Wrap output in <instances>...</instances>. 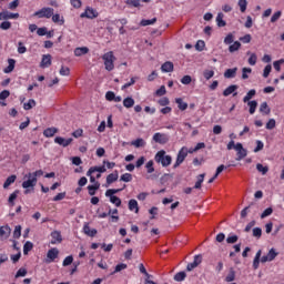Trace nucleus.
<instances>
[{
    "label": "nucleus",
    "mask_w": 284,
    "mask_h": 284,
    "mask_svg": "<svg viewBox=\"0 0 284 284\" xmlns=\"http://www.w3.org/2000/svg\"><path fill=\"white\" fill-rule=\"evenodd\" d=\"M12 28V23L10 21H3L1 24H0V29L1 30H10Z\"/></svg>",
    "instance_id": "0e129e2a"
},
{
    "label": "nucleus",
    "mask_w": 284,
    "mask_h": 284,
    "mask_svg": "<svg viewBox=\"0 0 284 284\" xmlns=\"http://www.w3.org/2000/svg\"><path fill=\"white\" fill-rule=\"evenodd\" d=\"M83 232L87 236H94L97 234V230H91L89 224H84Z\"/></svg>",
    "instance_id": "2f4dec72"
},
{
    "label": "nucleus",
    "mask_w": 284,
    "mask_h": 284,
    "mask_svg": "<svg viewBox=\"0 0 284 284\" xmlns=\"http://www.w3.org/2000/svg\"><path fill=\"white\" fill-rule=\"evenodd\" d=\"M224 43H225V45H230V44L234 43V34L229 33L224 39Z\"/></svg>",
    "instance_id": "13d9d810"
},
{
    "label": "nucleus",
    "mask_w": 284,
    "mask_h": 284,
    "mask_svg": "<svg viewBox=\"0 0 284 284\" xmlns=\"http://www.w3.org/2000/svg\"><path fill=\"white\" fill-rule=\"evenodd\" d=\"M37 105V101L34 99H30L28 102L23 104L24 110H32Z\"/></svg>",
    "instance_id": "58836bf2"
},
{
    "label": "nucleus",
    "mask_w": 284,
    "mask_h": 284,
    "mask_svg": "<svg viewBox=\"0 0 284 284\" xmlns=\"http://www.w3.org/2000/svg\"><path fill=\"white\" fill-rule=\"evenodd\" d=\"M28 52V48L23 45V42H18V53L26 54Z\"/></svg>",
    "instance_id": "5fc2aeb1"
},
{
    "label": "nucleus",
    "mask_w": 284,
    "mask_h": 284,
    "mask_svg": "<svg viewBox=\"0 0 284 284\" xmlns=\"http://www.w3.org/2000/svg\"><path fill=\"white\" fill-rule=\"evenodd\" d=\"M101 187V183L95 182V184L93 185H89L88 190H89V194L90 196H94L97 194V190H99Z\"/></svg>",
    "instance_id": "b1692460"
},
{
    "label": "nucleus",
    "mask_w": 284,
    "mask_h": 284,
    "mask_svg": "<svg viewBox=\"0 0 284 284\" xmlns=\"http://www.w3.org/2000/svg\"><path fill=\"white\" fill-rule=\"evenodd\" d=\"M4 21H8V19H19V13H12L10 11H3Z\"/></svg>",
    "instance_id": "f704fd0d"
},
{
    "label": "nucleus",
    "mask_w": 284,
    "mask_h": 284,
    "mask_svg": "<svg viewBox=\"0 0 284 284\" xmlns=\"http://www.w3.org/2000/svg\"><path fill=\"white\" fill-rule=\"evenodd\" d=\"M241 49V42L235 41L233 44L229 47V52H236Z\"/></svg>",
    "instance_id": "79ce46f5"
},
{
    "label": "nucleus",
    "mask_w": 284,
    "mask_h": 284,
    "mask_svg": "<svg viewBox=\"0 0 284 284\" xmlns=\"http://www.w3.org/2000/svg\"><path fill=\"white\" fill-rule=\"evenodd\" d=\"M200 263H203V255H195L193 262L189 263L186 266L187 272H192V270H196Z\"/></svg>",
    "instance_id": "9d476101"
},
{
    "label": "nucleus",
    "mask_w": 284,
    "mask_h": 284,
    "mask_svg": "<svg viewBox=\"0 0 284 284\" xmlns=\"http://www.w3.org/2000/svg\"><path fill=\"white\" fill-rule=\"evenodd\" d=\"M60 74H61V77H70V68L61 67Z\"/></svg>",
    "instance_id": "69168bd1"
},
{
    "label": "nucleus",
    "mask_w": 284,
    "mask_h": 284,
    "mask_svg": "<svg viewBox=\"0 0 284 284\" xmlns=\"http://www.w3.org/2000/svg\"><path fill=\"white\" fill-rule=\"evenodd\" d=\"M24 179H27L23 183H22V187L24 190H28V187H34V185H37V179L34 178V175H32V173H29L24 176Z\"/></svg>",
    "instance_id": "39448f33"
},
{
    "label": "nucleus",
    "mask_w": 284,
    "mask_h": 284,
    "mask_svg": "<svg viewBox=\"0 0 284 284\" xmlns=\"http://www.w3.org/2000/svg\"><path fill=\"white\" fill-rule=\"evenodd\" d=\"M21 237V225H17L13 231V239H20Z\"/></svg>",
    "instance_id": "680f3d73"
},
{
    "label": "nucleus",
    "mask_w": 284,
    "mask_h": 284,
    "mask_svg": "<svg viewBox=\"0 0 284 284\" xmlns=\"http://www.w3.org/2000/svg\"><path fill=\"white\" fill-rule=\"evenodd\" d=\"M186 276L187 274H185V272H179L174 275V281H176L178 283H181V281H185Z\"/></svg>",
    "instance_id": "ea45409f"
},
{
    "label": "nucleus",
    "mask_w": 284,
    "mask_h": 284,
    "mask_svg": "<svg viewBox=\"0 0 284 284\" xmlns=\"http://www.w3.org/2000/svg\"><path fill=\"white\" fill-rule=\"evenodd\" d=\"M121 192V189H109L105 192V196H115L114 194H119Z\"/></svg>",
    "instance_id": "4d7b16f0"
},
{
    "label": "nucleus",
    "mask_w": 284,
    "mask_h": 284,
    "mask_svg": "<svg viewBox=\"0 0 284 284\" xmlns=\"http://www.w3.org/2000/svg\"><path fill=\"white\" fill-rule=\"evenodd\" d=\"M260 112H262V114H270L271 110L270 106L267 105V102H263L260 105Z\"/></svg>",
    "instance_id": "a19ab883"
},
{
    "label": "nucleus",
    "mask_w": 284,
    "mask_h": 284,
    "mask_svg": "<svg viewBox=\"0 0 284 284\" xmlns=\"http://www.w3.org/2000/svg\"><path fill=\"white\" fill-rule=\"evenodd\" d=\"M116 214H119V210H109V216H111L113 223H119V215Z\"/></svg>",
    "instance_id": "c756f323"
},
{
    "label": "nucleus",
    "mask_w": 284,
    "mask_h": 284,
    "mask_svg": "<svg viewBox=\"0 0 284 284\" xmlns=\"http://www.w3.org/2000/svg\"><path fill=\"white\" fill-rule=\"evenodd\" d=\"M236 241H239L237 235H229L226 239V243H229V244H234V243H236Z\"/></svg>",
    "instance_id": "774afa93"
},
{
    "label": "nucleus",
    "mask_w": 284,
    "mask_h": 284,
    "mask_svg": "<svg viewBox=\"0 0 284 284\" xmlns=\"http://www.w3.org/2000/svg\"><path fill=\"white\" fill-rule=\"evenodd\" d=\"M278 256V252H276V250L271 248L268 251V253L264 256L261 257V263H270L272 261H274V258H276Z\"/></svg>",
    "instance_id": "0eeeda50"
},
{
    "label": "nucleus",
    "mask_w": 284,
    "mask_h": 284,
    "mask_svg": "<svg viewBox=\"0 0 284 284\" xmlns=\"http://www.w3.org/2000/svg\"><path fill=\"white\" fill-rule=\"evenodd\" d=\"M58 257H59V248L53 247L48 251L45 263H52Z\"/></svg>",
    "instance_id": "f8f14e48"
},
{
    "label": "nucleus",
    "mask_w": 284,
    "mask_h": 284,
    "mask_svg": "<svg viewBox=\"0 0 284 284\" xmlns=\"http://www.w3.org/2000/svg\"><path fill=\"white\" fill-rule=\"evenodd\" d=\"M234 278H236V273L234 272V270H231L229 272V274L225 277L226 283H232V281H234Z\"/></svg>",
    "instance_id": "49530a36"
},
{
    "label": "nucleus",
    "mask_w": 284,
    "mask_h": 284,
    "mask_svg": "<svg viewBox=\"0 0 284 284\" xmlns=\"http://www.w3.org/2000/svg\"><path fill=\"white\" fill-rule=\"evenodd\" d=\"M52 65V55L43 54L40 67L42 68H50Z\"/></svg>",
    "instance_id": "2eb2a0df"
},
{
    "label": "nucleus",
    "mask_w": 284,
    "mask_h": 284,
    "mask_svg": "<svg viewBox=\"0 0 284 284\" xmlns=\"http://www.w3.org/2000/svg\"><path fill=\"white\" fill-rule=\"evenodd\" d=\"M88 52H90L88 47H79L74 49V57H83L84 54H88Z\"/></svg>",
    "instance_id": "a211bd4d"
},
{
    "label": "nucleus",
    "mask_w": 284,
    "mask_h": 284,
    "mask_svg": "<svg viewBox=\"0 0 284 284\" xmlns=\"http://www.w3.org/2000/svg\"><path fill=\"white\" fill-rule=\"evenodd\" d=\"M237 6L241 12H245L247 10V0H239Z\"/></svg>",
    "instance_id": "a18cd8bd"
},
{
    "label": "nucleus",
    "mask_w": 284,
    "mask_h": 284,
    "mask_svg": "<svg viewBox=\"0 0 284 284\" xmlns=\"http://www.w3.org/2000/svg\"><path fill=\"white\" fill-rule=\"evenodd\" d=\"M155 163H160L162 168H170L172 165V155H168L165 150L159 151L154 156Z\"/></svg>",
    "instance_id": "f257e3e1"
},
{
    "label": "nucleus",
    "mask_w": 284,
    "mask_h": 284,
    "mask_svg": "<svg viewBox=\"0 0 284 284\" xmlns=\"http://www.w3.org/2000/svg\"><path fill=\"white\" fill-rule=\"evenodd\" d=\"M203 181H205V173H202L197 176V181L195 182L194 190H201V185H203Z\"/></svg>",
    "instance_id": "c85d7f7f"
},
{
    "label": "nucleus",
    "mask_w": 284,
    "mask_h": 284,
    "mask_svg": "<svg viewBox=\"0 0 284 284\" xmlns=\"http://www.w3.org/2000/svg\"><path fill=\"white\" fill-rule=\"evenodd\" d=\"M153 141L155 143H160L161 145H165V143H168V141H170V136H168V134L165 133H155L153 135Z\"/></svg>",
    "instance_id": "1a4fd4ad"
},
{
    "label": "nucleus",
    "mask_w": 284,
    "mask_h": 284,
    "mask_svg": "<svg viewBox=\"0 0 284 284\" xmlns=\"http://www.w3.org/2000/svg\"><path fill=\"white\" fill-rule=\"evenodd\" d=\"M203 75H204V78H205L207 81H210V79H212V77H214V71H213V70H205V71L203 72Z\"/></svg>",
    "instance_id": "338daca9"
},
{
    "label": "nucleus",
    "mask_w": 284,
    "mask_h": 284,
    "mask_svg": "<svg viewBox=\"0 0 284 284\" xmlns=\"http://www.w3.org/2000/svg\"><path fill=\"white\" fill-rule=\"evenodd\" d=\"M223 17H224L223 13H219L216 17V23L219 28H225L226 26V22L225 20H223Z\"/></svg>",
    "instance_id": "4c0bfd02"
},
{
    "label": "nucleus",
    "mask_w": 284,
    "mask_h": 284,
    "mask_svg": "<svg viewBox=\"0 0 284 284\" xmlns=\"http://www.w3.org/2000/svg\"><path fill=\"white\" fill-rule=\"evenodd\" d=\"M52 14H54V9L47 7L36 11L33 17H37L38 19H51Z\"/></svg>",
    "instance_id": "7ed1b4c3"
},
{
    "label": "nucleus",
    "mask_w": 284,
    "mask_h": 284,
    "mask_svg": "<svg viewBox=\"0 0 284 284\" xmlns=\"http://www.w3.org/2000/svg\"><path fill=\"white\" fill-rule=\"evenodd\" d=\"M115 181H119V171H114L106 176L108 185H112V183H114Z\"/></svg>",
    "instance_id": "6ab92c4d"
},
{
    "label": "nucleus",
    "mask_w": 284,
    "mask_h": 284,
    "mask_svg": "<svg viewBox=\"0 0 284 284\" xmlns=\"http://www.w3.org/2000/svg\"><path fill=\"white\" fill-rule=\"evenodd\" d=\"M131 145H133L134 148H145V140L139 138V139L132 141Z\"/></svg>",
    "instance_id": "473e14b6"
},
{
    "label": "nucleus",
    "mask_w": 284,
    "mask_h": 284,
    "mask_svg": "<svg viewBox=\"0 0 284 284\" xmlns=\"http://www.w3.org/2000/svg\"><path fill=\"white\" fill-rule=\"evenodd\" d=\"M247 54L250 55L248 58V63L251 65H256V61H257V57H256V53H251V52H247Z\"/></svg>",
    "instance_id": "09e8293b"
},
{
    "label": "nucleus",
    "mask_w": 284,
    "mask_h": 284,
    "mask_svg": "<svg viewBox=\"0 0 284 284\" xmlns=\"http://www.w3.org/2000/svg\"><path fill=\"white\" fill-rule=\"evenodd\" d=\"M32 247H34L32 242H26V244L23 245V254H28V252H31Z\"/></svg>",
    "instance_id": "6e6d98bb"
},
{
    "label": "nucleus",
    "mask_w": 284,
    "mask_h": 284,
    "mask_svg": "<svg viewBox=\"0 0 284 284\" xmlns=\"http://www.w3.org/2000/svg\"><path fill=\"white\" fill-rule=\"evenodd\" d=\"M120 181H123L124 183H130L132 181V174L124 173L121 175Z\"/></svg>",
    "instance_id": "864d4df0"
},
{
    "label": "nucleus",
    "mask_w": 284,
    "mask_h": 284,
    "mask_svg": "<svg viewBox=\"0 0 284 284\" xmlns=\"http://www.w3.org/2000/svg\"><path fill=\"white\" fill-rule=\"evenodd\" d=\"M9 65L3 70L4 74H10L14 70L17 61L14 59L8 60Z\"/></svg>",
    "instance_id": "5701e85b"
},
{
    "label": "nucleus",
    "mask_w": 284,
    "mask_h": 284,
    "mask_svg": "<svg viewBox=\"0 0 284 284\" xmlns=\"http://www.w3.org/2000/svg\"><path fill=\"white\" fill-rule=\"evenodd\" d=\"M254 97H256V90L252 89L250 90L246 95L243 98V102L244 103H250L251 99H254Z\"/></svg>",
    "instance_id": "a878e982"
},
{
    "label": "nucleus",
    "mask_w": 284,
    "mask_h": 284,
    "mask_svg": "<svg viewBox=\"0 0 284 284\" xmlns=\"http://www.w3.org/2000/svg\"><path fill=\"white\" fill-rule=\"evenodd\" d=\"M274 128H276V120L270 119L266 123V130H274Z\"/></svg>",
    "instance_id": "052dcab7"
},
{
    "label": "nucleus",
    "mask_w": 284,
    "mask_h": 284,
    "mask_svg": "<svg viewBox=\"0 0 284 284\" xmlns=\"http://www.w3.org/2000/svg\"><path fill=\"white\" fill-rule=\"evenodd\" d=\"M109 199L110 202L113 203V205H115V207H121V200L119 199V196H109Z\"/></svg>",
    "instance_id": "de8ad7c7"
},
{
    "label": "nucleus",
    "mask_w": 284,
    "mask_h": 284,
    "mask_svg": "<svg viewBox=\"0 0 284 284\" xmlns=\"http://www.w3.org/2000/svg\"><path fill=\"white\" fill-rule=\"evenodd\" d=\"M283 63H284V59H280L273 63V68H275L277 72H281V65H283Z\"/></svg>",
    "instance_id": "bf43d9fd"
},
{
    "label": "nucleus",
    "mask_w": 284,
    "mask_h": 284,
    "mask_svg": "<svg viewBox=\"0 0 284 284\" xmlns=\"http://www.w3.org/2000/svg\"><path fill=\"white\" fill-rule=\"evenodd\" d=\"M252 74V69L251 68H243L242 69V79H250V75Z\"/></svg>",
    "instance_id": "8fccbe9b"
},
{
    "label": "nucleus",
    "mask_w": 284,
    "mask_h": 284,
    "mask_svg": "<svg viewBox=\"0 0 284 284\" xmlns=\"http://www.w3.org/2000/svg\"><path fill=\"white\" fill-rule=\"evenodd\" d=\"M73 261H74V257H72V255L67 256L62 262L63 267H68V265H72Z\"/></svg>",
    "instance_id": "3c124183"
},
{
    "label": "nucleus",
    "mask_w": 284,
    "mask_h": 284,
    "mask_svg": "<svg viewBox=\"0 0 284 284\" xmlns=\"http://www.w3.org/2000/svg\"><path fill=\"white\" fill-rule=\"evenodd\" d=\"M51 17H52L53 23H59V26H63L65 23V20L59 13L52 14Z\"/></svg>",
    "instance_id": "393cba45"
},
{
    "label": "nucleus",
    "mask_w": 284,
    "mask_h": 284,
    "mask_svg": "<svg viewBox=\"0 0 284 284\" xmlns=\"http://www.w3.org/2000/svg\"><path fill=\"white\" fill-rule=\"evenodd\" d=\"M162 72H172L174 70V63L165 62L161 67Z\"/></svg>",
    "instance_id": "bb28decb"
},
{
    "label": "nucleus",
    "mask_w": 284,
    "mask_h": 284,
    "mask_svg": "<svg viewBox=\"0 0 284 284\" xmlns=\"http://www.w3.org/2000/svg\"><path fill=\"white\" fill-rule=\"evenodd\" d=\"M156 21V18H153V19H151V20H142L141 22H140V26H143V27H145V26H154V22Z\"/></svg>",
    "instance_id": "e2e57ef3"
},
{
    "label": "nucleus",
    "mask_w": 284,
    "mask_h": 284,
    "mask_svg": "<svg viewBox=\"0 0 284 284\" xmlns=\"http://www.w3.org/2000/svg\"><path fill=\"white\" fill-rule=\"evenodd\" d=\"M175 103L178 104L179 110H182V111L187 110V102H184L183 99L176 98Z\"/></svg>",
    "instance_id": "cd10ccee"
},
{
    "label": "nucleus",
    "mask_w": 284,
    "mask_h": 284,
    "mask_svg": "<svg viewBox=\"0 0 284 284\" xmlns=\"http://www.w3.org/2000/svg\"><path fill=\"white\" fill-rule=\"evenodd\" d=\"M72 141H73L72 138L64 139L62 136H57L54 139V143H57L58 145H61L62 148H68V145H70Z\"/></svg>",
    "instance_id": "ddd939ff"
},
{
    "label": "nucleus",
    "mask_w": 284,
    "mask_h": 284,
    "mask_svg": "<svg viewBox=\"0 0 284 284\" xmlns=\"http://www.w3.org/2000/svg\"><path fill=\"white\" fill-rule=\"evenodd\" d=\"M129 210L131 212H135V214H139V202H136V200H130L129 201Z\"/></svg>",
    "instance_id": "4be33fe9"
},
{
    "label": "nucleus",
    "mask_w": 284,
    "mask_h": 284,
    "mask_svg": "<svg viewBox=\"0 0 284 284\" xmlns=\"http://www.w3.org/2000/svg\"><path fill=\"white\" fill-rule=\"evenodd\" d=\"M63 241V239L61 237V232L59 231H53L51 233V245H59V243H61Z\"/></svg>",
    "instance_id": "4468645a"
},
{
    "label": "nucleus",
    "mask_w": 284,
    "mask_h": 284,
    "mask_svg": "<svg viewBox=\"0 0 284 284\" xmlns=\"http://www.w3.org/2000/svg\"><path fill=\"white\" fill-rule=\"evenodd\" d=\"M145 169L148 174H152L154 172V161L150 160L149 162H146Z\"/></svg>",
    "instance_id": "37998d69"
},
{
    "label": "nucleus",
    "mask_w": 284,
    "mask_h": 284,
    "mask_svg": "<svg viewBox=\"0 0 284 284\" xmlns=\"http://www.w3.org/2000/svg\"><path fill=\"white\" fill-rule=\"evenodd\" d=\"M236 72H239V68L227 69L224 72L225 79H234L236 77Z\"/></svg>",
    "instance_id": "aec40b11"
},
{
    "label": "nucleus",
    "mask_w": 284,
    "mask_h": 284,
    "mask_svg": "<svg viewBox=\"0 0 284 284\" xmlns=\"http://www.w3.org/2000/svg\"><path fill=\"white\" fill-rule=\"evenodd\" d=\"M237 90H239V85L232 84L223 91V97H230V94H233V97H236Z\"/></svg>",
    "instance_id": "dca6fc26"
},
{
    "label": "nucleus",
    "mask_w": 284,
    "mask_h": 284,
    "mask_svg": "<svg viewBox=\"0 0 284 284\" xmlns=\"http://www.w3.org/2000/svg\"><path fill=\"white\" fill-rule=\"evenodd\" d=\"M59 132V129L57 128H48L43 131V135L47 136V139H50L54 136Z\"/></svg>",
    "instance_id": "412c9836"
},
{
    "label": "nucleus",
    "mask_w": 284,
    "mask_h": 284,
    "mask_svg": "<svg viewBox=\"0 0 284 284\" xmlns=\"http://www.w3.org/2000/svg\"><path fill=\"white\" fill-rule=\"evenodd\" d=\"M186 158H187V148L183 146L178 153V158L173 168L174 169L179 168V165H181V163H183V161H185Z\"/></svg>",
    "instance_id": "20e7f679"
},
{
    "label": "nucleus",
    "mask_w": 284,
    "mask_h": 284,
    "mask_svg": "<svg viewBox=\"0 0 284 284\" xmlns=\"http://www.w3.org/2000/svg\"><path fill=\"white\" fill-rule=\"evenodd\" d=\"M10 234H12V229H10V226H0V241H7V239H10Z\"/></svg>",
    "instance_id": "9b49d317"
},
{
    "label": "nucleus",
    "mask_w": 284,
    "mask_h": 284,
    "mask_svg": "<svg viewBox=\"0 0 284 284\" xmlns=\"http://www.w3.org/2000/svg\"><path fill=\"white\" fill-rule=\"evenodd\" d=\"M94 172L103 174L104 172H106V169H105V166H93V168H90L89 171L87 172V176H91V174H94Z\"/></svg>",
    "instance_id": "f3484780"
},
{
    "label": "nucleus",
    "mask_w": 284,
    "mask_h": 284,
    "mask_svg": "<svg viewBox=\"0 0 284 284\" xmlns=\"http://www.w3.org/2000/svg\"><path fill=\"white\" fill-rule=\"evenodd\" d=\"M247 105L250 108L248 110L250 114H254V112H256V108H258V102H256V100L248 101Z\"/></svg>",
    "instance_id": "7c9ffc66"
},
{
    "label": "nucleus",
    "mask_w": 284,
    "mask_h": 284,
    "mask_svg": "<svg viewBox=\"0 0 284 284\" xmlns=\"http://www.w3.org/2000/svg\"><path fill=\"white\" fill-rule=\"evenodd\" d=\"M235 152H237L236 161H243L245 156H247V150L243 148V144L241 142H237L235 145Z\"/></svg>",
    "instance_id": "423d86ee"
},
{
    "label": "nucleus",
    "mask_w": 284,
    "mask_h": 284,
    "mask_svg": "<svg viewBox=\"0 0 284 284\" xmlns=\"http://www.w3.org/2000/svg\"><path fill=\"white\" fill-rule=\"evenodd\" d=\"M102 60L104 63V68L108 72H112L114 70V61H116V57H114L113 51H109L102 55Z\"/></svg>",
    "instance_id": "f03ea898"
},
{
    "label": "nucleus",
    "mask_w": 284,
    "mask_h": 284,
    "mask_svg": "<svg viewBox=\"0 0 284 284\" xmlns=\"http://www.w3.org/2000/svg\"><path fill=\"white\" fill-rule=\"evenodd\" d=\"M256 170L261 172V174L265 175L267 172H270V168L264 166L263 164L258 163L256 164Z\"/></svg>",
    "instance_id": "c03bdc74"
},
{
    "label": "nucleus",
    "mask_w": 284,
    "mask_h": 284,
    "mask_svg": "<svg viewBox=\"0 0 284 284\" xmlns=\"http://www.w3.org/2000/svg\"><path fill=\"white\" fill-rule=\"evenodd\" d=\"M123 105L126 108V109H130V108H134V100L132 99V97H128L123 100Z\"/></svg>",
    "instance_id": "c9c22d12"
},
{
    "label": "nucleus",
    "mask_w": 284,
    "mask_h": 284,
    "mask_svg": "<svg viewBox=\"0 0 284 284\" xmlns=\"http://www.w3.org/2000/svg\"><path fill=\"white\" fill-rule=\"evenodd\" d=\"M81 19H97L99 12L97 10L88 7L83 13L80 14Z\"/></svg>",
    "instance_id": "6e6552de"
},
{
    "label": "nucleus",
    "mask_w": 284,
    "mask_h": 284,
    "mask_svg": "<svg viewBox=\"0 0 284 284\" xmlns=\"http://www.w3.org/2000/svg\"><path fill=\"white\" fill-rule=\"evenodd\" d=\"M16 181H17V175H10V176L6 180V182H4V184H3L4 190L8 189V187H10V185H11L12 183H14Z\"/></svg>",
    "instance_id": "e433bc0d"
},
{
    "label": "nucleus",
    "mask_w": 284,
    "mask_h": 284,
    "mask_svg": "<svg viewBox=\"0 0 284 284\" xmlns=\"http://www.w3.org/2000/svg\"><path fill=\"white\" fill-rule=\"evenodd\" d=\"M261 254H262V251H257L255 257H254V261H253V267L254 270H258V265L261 263Z\"/></svg>",
    "instance_id": "72a5a7b5"
},
{
    "label": "nucleus",
    "mask_w": 284,
    "mask_h": 284,
    "mask_svg": "<svg viewBox=\"0 0 284 284\" xmlns=\"http://www.w3.org/2000/svg\"><path fill=\"white\" fill-rule=\"evenodd\" d=\"M253 236L255 239H261V236H263V230L261 227H254L253 229Z\"/></svg>",
    "instance_id": "603ef678"
}]
</instances>
